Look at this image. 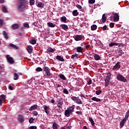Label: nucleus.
<instances>
[{"instance_id": "obj_1", "label": "nucleus", "mask_w": 129, "mask_h": 129, "mask_svg": "<svg viewBox=\"0 0 129 129\" xmlns=\"http://www.w3.org/2000/svg\"><path fill=\"white\" fill-rule=\"evenodd\" d=\"M28 4L27 0H18L16 6L18 12H24L26 9V6Z\"/></svg>"}, {"instance_id": "obj_2", "label": "nucleus", "mask_w": 129, "mask_h": 129, "mask_svg": "<svg viewBox=\"0 0 129 129\" xmlns=\"http://www.w3.org/2000/svg\"><path fill=\"white\" fill-rule=\"evenodd\" d=\"M75 109V105H73L68 108L67 110L64 111V115L66 117H69L71 114H72L73 112H74Z\"/></svg>"}, {"instance_id": "obj_3", "label": "nucleus", "mask_w": 129, "mask_h": 129, "mask_svg": "<svg viewBox=\"0 0 129 129\" xmlns=\"http://www.w3.org/2000/svg\"><path fill=\"white\" fill-rule=\"evenodd\" d=\"M116 78L118 81H121V82H124V83L127 82V80L125 79V78L120 74H118L116 75Z\"/></svg>"}, {"instance_id": "obj_4", "label": "nucleus", "mask_w": 129, "mask_h": 129, "mask_svg": "<svg viewBox=\"0 0 129 129\" xmlns=\"http://www.w3.org/2000/svg\"><path fill=\"white\" fill-rule=\"evenodd\" d=\"M74 39L75 41H83L84 40L85 37L82 35H75Z\"/></svg>"}, {"instance_id": "obj_5", "label": "nucleus", "mask_w": 129, "mask_h": 129, "mask_svg": "<svg viewBox=\"0 0 129 129\" xmlns=\"http://www.w3.org/2000/svg\"><path fill=\"white\" fill-rule=\"evenodd\" d=\"M43 71L45 72V74L48 76V77H50V76H52V73H50V69L48 68V67H44Z\"/></svg>"}, {"instance_id": "obj_6", "label": "nucleus", "mask_w": 129, "mask_h": 129, "mask_svg": "<svg viewBox=\"0 0 129 129\" xmlns=\"http://www.w3.org/2000/svg\"><path fill=\"white\" fill-rule=\"evenodd\" d=\"M112 69L113 71H118L120 69V62H117Z\"/></svg>"}, {"instance_id": "obj_7", "label": "nucleus", "mask_w": 129, "mask_h": 129, "mask_svg": "<svg viewBox=\"0 0 129 129\" xmlns=\"http://www.w3.org/2000/svg\"><path fill=\"white\" fill-rule=\"evenodd\" d=\"M72 100L75 101L78 104H82V102H81V100L79 99V97H76L75 96H73L71 97Z\"/></svg>"}, {"instance_id": "obj_8", "label": "nucleus", "mask_w": 129, "mask_h": 129, "mask_svg": "<svg viewBox=\"0 0 129 129\" xmlns=\"http://www.w3.org/2000/svg\"><path fill=\"white\" fill-rule=\"evenodd\" d=\"M6 95L2 94L0 96V106L3 105V101H6Z\"/></svg>"}, {"instance_id": "obj_9", "label": "nucleus", "mask_w": 129, "mask_h": 129, "mask_svg": "<svg viewBox=\"0 0 129 129\" xmlns=\"http://www.w3.org/2000/svg\"><path fill=\"white\" fill-rule=\"evenodd\" d=\"M57 107L58 108H61L62 107V105H63V99H58L57 101Z\"/></svg>"}, {"instance_id": "obj_10", "label": "nucleus", "mask_w": 129, "mask_h": 129, "mask_svg": "<svg viewBox=\"0 0 129 129\" xmlns=\"http://www.w3.org/2000/svg\"><path fill=\"white\" fill-rule=\"evenodd\" d=\"M43 108L46 114L50 113V107L47 105H43Z\"/></svg>"}, {"instance_id": "obj_11", "label": "nucleus", "mask_w": 129, "mask_h": 129, "mask_svg": "<svg viewBox=\"0 0 129 129\" xmlns=\"http://www.w3.org/2000/svg\"><path fill=\"white\" fill-rule=\"evenodd\" d=\"M7 58L8 63H10V64H14V63H15V60H14V58H13V57L7 56Z\"/></svg>"}, {"instance_id": "obj_12", "label": "nucleus", "mask_w": 129, "mask_h": 129, "mask_svg": "<svg viewBox=\"0 0 129 129\" xmlns=\"http://www.w3.org/2000/svg\"><path fill=\"white\" fill-rule=\"evenodd\" d=\"M18 120L21 123L22 122H24L25 121V119H24V116L22 115H19L18 117Z\"/></svg>"}, {"instance_id": "obj_13", "label": "nucleus", "mask_w": 129, "mask_h": 129, "mask_svg": "<svg viewBox=\"0 0 129 129\" xmlns=\"http://www.w3.org/2000/svg\"><path fill=\"white\" fill-rule=\"evenodd\" d=\"M114 22H118L119 21V16L117 14H114Z\"/></svg>"}, {"instance_id": "obj_14", "label": "nucleus", "mask_w": 129, "mask_h": 129, "mask_svg": "<svg viewBox=\"0 0 129 129\" xmlns=\"http://www.w3.org/2000/svg\"><path fill=\"white\" fill-rule=\"evenodd\" d=\"M60 22H63V23H68L69 20H67V18L66 16H62L60 18Z\"/></svg>"}, {"instance_id": "obj_15", "label": "nucleus", "mask_w": 129, "mask_h": 129, "mask_svg": "<svg viewBox=\"0 0 129 129\" xmlns=\"http://www.w3.org/2000/svg\"><path fill=\"white\" fill-rule=\"evenodd\" d=\"M125 121H126V120L125 119H123L121 120L119 124V127L121 128L124 125V123H125Z\"/></svg>"}, {"instance_id": "obj_16", "label": "nucleus", "mask_w": 129, "mask_h": 129, "mask_svg": "<svg viewBox=\"0 0 129 129\" xmlns=\"http://www.w3.org/2000/svg\"><path fill=\"white\" fill-rule=\"evenodd\" d=\"M76 85L77 86H82L83 85V81L82 80L77 81Z\"/></svg>"}, {"instance_id": "obj_17", "label": "nucleus", "mask_w": 129, "mask_h": 129, "mask_svg": "<svg viewBox=\"0 0 129 129\" xmlns=\"http://www.w3.org/2000/svg\"><path fill=\"white\" fill-rule=\"evenodd\" d=\"M60 27L64 31H67V30H68V26L66 24H61Z\"/></svg>"}, {"instance_id": "obj_18", "label": "nucleus", "mask_w": 129, "mask_h": 129, "mask_svg": "<svg viewBox=\"0 0 129 129\" xmlns=\"http://www.w3.org/2000/svg\"><path fill=\"white\" fill-rule=\"evenodd\" d=\"M47 53H54L56 51V49L49 47L47 50Z\"/></svg>"}, {"instance_id": "obj_19", "label": "nucleus", "mask_w": 129, "mask_h": 129, "mask_svg": "<svg viewBox=\"0 0 129 129\" xmlns=\"http://www.w3.org/2000/svg\"><path fill=\"white\" fill-rule=\"evenodd\" d=\"M37 6V7L39 8L40 9H44V6H45V5L44 4V3L42 2H39L38 3Z\"/></svg>"}, {"instance_id": "obj_20", "label": "nucleus", "mask_w": 129, "mask_h": 129, "mask_svg": "<svg viewBox=\"0 0 129 129\" xmlns=\"http://www.w3.org/2000/svg\"><path fill=\"white\" fill-rule=\"evenodd\" d=\"M9 46L10 47H11V48H12L13 49H15V50H18V49H19V47L18 46H17L16 45L13 43L9 44Z\"/></svg>"}, {"instance_id": "obj_21", "label": "nucleus", "mask_w": 129, "mask_h": 129, "mask_svg": "<svg viewBox=\"0 0 129 129\" xmlns=\"http://www.w3.org/2000/svg\"><path fill=\"white\" fill-rule=\"evenodd\" d=\"M91 100H93V101H96V102H100L101 101V100L100 99L96 97H94L92 98Z\"/></svg>"}, {"instance_id": "obj_22", "label": "nucleus", "mask_w": 129, "mask_h": 129, "mask_svg": "<svg viewBox=\"0 0 129 129\" xmlns=\"http://www.w3.org/2000/svg\"><path fill=\"white\" fill-rule=\"evenodd\" d=\"M56 60H58V61H61V62H63L64 61V58H63V57H61L60 55H57L55 57Z\"/></svg>"}, {"instance_id": "obj_23", "label": "nucleus", "mask_w": 129, "mask_h": 129, "mask_svg": "<svg viewBox=\"0 0 129 129\" xmlns=\"http://www.w3.org/2000/svg\"><path fill=\"white\" fill-rule=\"evenodd\" d=\"M83 51V47H82L81 46H79L77 47V52L78 53H82Z\"/></svg>"}, {"instance_id": "obj_24", "label": "nucleus", "mask_w": 129, "mask_h": 129, "mask_svg": "<svg viewBox=\"0 0 129 129\" xmlns=\"http://www.w3.org/2000/svg\"><path fill=\"white\" fill-rule=\"evenodd\" d=\"M11 28L12 29H13V30H17V29H19V24H15L14 25H12L11 26Z\"/></svg>"}, {"instance_id": "obj_25", "label": "nucleus", "mask_w": 129, "mask_h": 129, "mask_svg": "<svg viewBox=\"0 0 129 129\" xmlns=\"http://www.w3.org/2000/svg\"><path fill=\"white\" fill-rule=\"evenodd\" d=\"M94 58L96 61H98L99 60H100L101 57L100 56H99V55L97 54H95L94 55Z\"/></svg>"}, {"instance_id": "obj_26", "label": "nucleus", "mask_w": 129, "mask_h": 129, "mask_svg": "<svg viewBox=\"0 0 129 129\" xmlns=\"http://www.w3.org/2000/svg\"><path fill=\"white\" fill-rule=\"evenodd\" d=\"M27 50L29 54H31L32 52L33 51V49H32V46L29 45L27 48Z\"/></svg>"}, {"instance_id": "obj_27", "label": "nucleus", "mask_w": 129, "mask_h": 129, "mask_svg": "<svg viewBox=\"0 0 129 129\" xmlns=\"http://www.w3.org/2000/svg\"><path fill=\"white\" fill-rule=\"evenodd\" d=\"M58 77H59V78H60V79H62V80H66V77H65V76H64V75L62 74H60L59 75H58Z\"/></svg>"}, {"instance_id": "obj_28", "label": "nucleus", "mask_w": 129, "mask_h": 129, "mask_svg": "<svg viewBox=\"0 0 129 129\" xmlns=\"http://www.w3.org/2000/svg\"><path fill=\"white\" fill-rule=\"evenodd\" d=\"M105 83H109L110 82V77L107 76L105 80Z\"/></svg>"}, {"instance_id": "obj_29", "label": "nucleus", "mask_w": 129, "mask_h": 129, "mask_svg": "<svg viewBox=\"0 0 129 129\" xmlns=\"http://www.w3.org/2000/svg\"><path fill=\"white\" fill-rule=\"evenodd\" d=\"M47 25L50 28H55L56 27V24H54L51 22H48Z\"/></svg>"}, {"instance_id": "obj_30", "label": "nucleus", "mask_w": 129, "mask_h": 129, "mask_svg": "<svg viewBox=\"0 0 129 129\" xmlns=\"http://www.w3.org/2000/svg\"><path fill=\"white\" fill-rule=\"evenodd\" d=\"M97 29V26L95 24L91 26V31H95Z\"/></svg>"}, {"instance_id": "obj_31", "label": "nucleus", "mask_w": 129, "mask_h": 129, "mask_svg": "<svg viewBox=\"0 0 129 129\" xmlns=\"http://www.w3.org/2000/svg\"><path fill=\"white\" fill-rule=\"evenodd\" d=\"M3 35L5 39H9V36L8 35V33L5 31L3 32Z\"/></svg>"}, {"instance_id": "obj_32", "label": "nucleus", "mask_w": 129, "mask_h": 129, "mask_svg": "<svg viewBox=\"0 0 129 129\" xmlns=\"http://www.w3.org/2000/svg\"><path fill=\"white\" fill-rule=\"evenodd\" d=\"M102 23H105L106 22V16H105V14L102 15Z\"/></svg>"}, {"instance_id": "obj_33", "label": "nucleus", "mask_w": 129, "mask_h": 129, "mask_svg": "<svg viewBox=\"0 0 129 129\" xmlns=\"http://www.w3.org/2000/svg\"><path fill=\"white\" fill-rule=\"evenodd\" d=\"M2 10L4 13H8V9H7V8L5 6H2Z\"/></svg>"}, {"instance_id": "obj_34", "label": "nucleus", "mask_w": 129, "mask_h": 129, "mask_svg": "<svg viewBox=\"0 0 129 129\" xmlns=\"http://www.w3.org/2000/svg\"><path fill=\"white\" fill-rule=\"evenodd\" d=\"M89 120L90 121L92 125L93 126V125H94V121L93 120L92 117H89Z\"/></svg>"}, {"instance_id": "obj_35", "label": "nucleus", "mask_w": 129, "mask_h": 129, "mask_svg": "<svg viewBox=\"0 0 129 129\" xmlns=\"http://www.w3.org/2000/svg\"><path fill=\"white\" fill-rule=\"evenodd\" d=\"M18 79H19V76L18 75V74L15 73L14 74V80H18Z\"/></svg>"}, {"instance_id": "obj_36", "label": "nucleus", "mask_w": 129, "mask_h": 129, "mask_svg": "<svg viewBox=\"0 0 129 129\" xmlns=\"http://www.w3.org/2000/svg\"><path fill=\"white\" fill-rule=\"evenodd\" d=\"M52 127L53 129H58V124L56 122H54L52 124Z\"/></svg>"}, {"instance_id": "obj_37", "label": "nucleus", "mask_w": 129, "mask_h": 129, "mask_svg": "<svg viewBox=\"0 0 129 129\" xmlns=\"http://www.w3.org/2000/svg\"><path fill=\"white\" fill-rule=\"evenodd\" d=\"M110 47H113V46H118V43H116L115 42L111 43L109 44Z\"/></svg>"}, {"instance_id": "obj_38", "label": "nucleus", "mask_w": 129, "mask_h": 129, "mask_svg": "<svg viewBox=\"0 0 129 129\" xmlns=\"http://www.w3.org/2000/svg\"><path fill=\"white\" fill-rule=\"evenodd\" d=\"M78 15H79V13L77 10H74L73 11V15L74 16V17L77 16Z\"/></svg>"}, {"instance_id": "obj_39", "label": "nucleus", "mask_w": 129, "mask_h": 129, "mask_svg": "<svg viewBox=\"0 0 129 129\" xmlns=\"http://www.w3.org/2000/svg\"><path fill=\"white\" fill-rule=\"evenodd\" d=\"M128 116H129V110H128L126 112V114H125V117L123 118V119H125L126 120L128 118Z\"/></svg>"}, {"instance_id": "obj_40", "label": "nucleus", "mask_w": 129, "mask_h": 129, "mask_svg": "<svg viewBox=\"0 0 129 129\" xmlns=\"http://www.w3.org/2000/svg\"><path fill=\"white\" fill-rule=\"evenodd\" d=\"M77 58H78V54H73L71 56L72 59H77Z\"/></svg>"}, {"instance_id": "obj_41", "label": "nucleus", "mask_w": 129, "mask_h": 129, "mask_svg": "<svg viewBox=\"0 0 129 129\" xmlns=\"http://www.w3.org/2000/svg\"><path fill=\"white\" fill-rule=\"evenodd\" d=\"M123 54H124V52H123V51H122V50H120L118 52V56H122Z\"/></svg>"}, {"instance_id": "obj_42", "label": "nucleus", "mask_w": 129, "mask_h": 129, "mask_svg": "<svg viewBox=\"0 0 129 129\" xmlns=\"http://www.w3.org/2000/svg\"><path fill=\"white\" fill-rule=\"evenodd\" d=\"M36 72H41L43 71V69L40 67H38L36 69Z\"/></svg>"}, {"instance_id": "obj_43", "label": "nucleus", "mask_w": 129, "mask_h": 129, "mask_svg": "<svg viewBox=\"0 0 129 129\" xmlns=\"http://www.w3.org/2000/svg\"><path fill=\"white\" fill-rule=\"evenodd\" d=\"M76 113L78 115H82V111L81 110L76 111Z\"/></svg>"}, {"instance_id": "obj_44", "label": "nucleus", "mask_w": 129, "mask_h": 129, "mask_svg": "<svg viewBox=\"0 0 129 129\" xmlns=\"http://www.w3.org/2000/svg\"><path fill=\"white\" fill-rule=\"evenodd\" d=\"M63 92L65 94H69V92H68V90H67V89H63Z\"/></svg>"}, {"instance_id": "obj_45", "label": "nucleus", "mask_w": 129, "mask_h": 129, "mask_svg": "<svg viewBox=\"0 0 129 129\" xmlns=\"http://www.w3.org/2000/svg\"><path fill=\"white\" fill-rule=\"evenodd\" d=\"M102 91H101V90H99L96 91V94H97V95H99V94L102 93Z\"/></svg>"}, {"instance_id": "obj_46", "label": "nucleus", "mask_w": 129, "mask_h": 129, "mask_svg": "<svg viewBox=\"0 0 129 129\" xmlns=\"http://www.w3.org/2000/svg\"><path fill=\"white\" fill-rule=\"evenodd\" d=\"M23 26L24 28H29V24H28L27 23H24Z\"/></svg>"}, {"instance_id": "obj_47", "label": "nucleus", "mask_w": 129, "mask_h": 129, "mask_svg": "<svg viewBox=\"0 0 129 129\" xmlns=\"http://www.w3.org/2000/svg\"><path fill=\"white\" fill-rule=\"evenodd\" d=\"M4 25V20L2 19H0V27H3Z\"/></svg>"}, {"instance_id": "obj_48", "label": "nucleus", "mask_w": 129, "mask_h": 129, "mask_svg": "<svg viewBox=\"0 0 129 129\" xmlns=\"http://www.w3.org/2000/svg\"><path fill=\"white\" fill-rule=\"evenodd\" d=\"M76 7L79 10H80V11H81V10H82V7L81 6L78 4L76 5Z\"/></svg>"}, {"instance_id": "obj_49", "label": "nucleus", "mask_w": 129, "mask_h": 129, "mask_svg": "<svg viewBox=\"0 0 129 129\" xmlns=\"http://www.w3.org/2000/svg\"><path fill=\"white\" fill-rule=\"evenodd\" d=\"M89 3L91 4V5H93L95 3V0H89Z\"/></svg>"}, {"instance_id": "obj_50", "label": "nucleus", "mask_w": 129, "mask_h": 129, "mask_svg": "<svg viewBox=\"0 0 129 129\" xmlns=\"http://www.w3.org/2000/svg\"><path fill=\"white\" fill-rule=\"evenodd\" d=\"M92 84V80H91V79H90L89 81H88L87 84L88 85H91Z\"/></svg>"}, {"instance_id": "obj_51", "label": "nucleus", "mask_w": 129, "mask_h": 129, "mask_svg": "<svg viewBox=\"0 0 129 129\" xmlns=\"http://www.w3.org/2000/svg\"><path fill=\"white\" fill-rule=\"evenodd\" d=\"M4 67V64L2 63V62L0 61V70H2Z\"/></svg>"}, {"instance_id": "obj_52", "label": "nucleus", "mask_w": 129, "mask_h": 129, "mask_svg": "<svg viewBox=\"0 0 129 129\" xmlns=\"http://www.w3.org/2000/svg\"><path fill=\"white\" fill-rule=\"evenodd\" d=\"M106 29H107V26L106 25H104L103 27L102 30H103V31H105L106 30Z\"/></svg>"}, {"instance_id": "obj_53", "label": "nucleus", "mask_w": 129, "mask_h": 129, "mask_svg": "<svg viewBox=\"0 0 129 129\" xmlns=\"http://www.w3.org/2000/svg\"><path fill=\"white\" fill-rule=\"evenodd\" d=\"M38 107V105H33V109H37V108Z\"/></svg>"}, {"instance_id": "obj_54", "label": "nucleus", "mask_w": 129, "mask_h": 129, "mask_svg": "<svg viewBox=\"0 0 129 129\" xmlns=\"http://www.w3.org/2000/svg\"><path fill=\"white\" fill-rule=\"evenodd\" d=\"M110 26V28H113V27H114V24H113V23H111L109 24Z\"/></svg>"}, {"instance_id": "obj_55", "label": "nucleus", "mask_w": 129, "mask_h": 129, "mask_svg": "<svg viewBox=\"0 0 129 129\" xmlns=\"http://www.w3.org/2000/svg\"><path fill=\"white\" fill-rule=\"evenodd\" d=\"M28 83L29 84H30V85H33V83H32V79L29 80V81H28Z\"/></svg>"}, {"instance_id": "obj_56", "label": "nucleus", "mask_w": 129, "mask_h": 129, "mask_svg": "<svg viewBox=\"0 0 129 129\" xmlns=\"http://www.w3.org/2000/svg\"><path fill=\"white\" fill-rule=\"evenodd\" d=\"M33 115L37 116L38 115V112L37 111H33Z\"/></svg>"}, {"instance_id": "obj_57", "label": "nucleus", "mask_w": 129, "mask_h": 129, "mask_svg": "<svg viewBox=\"0 0 129 129\" xmlns=\"http://www.w3.org/2000/svg\"><path fill=\"white\" fill-rule=\"evenodd\" d=\"M30 123H33V118H30L29 120Z\"/></svg>"}, {"instance_id": "obj_58", "label": "nucleus", "mask_w": 129, "mask_h": 129, "mask_svg": "<svg viewBox=\"0 0 129 129\" xmlns=\"http://www.w3.org/2000/svg\"><path fill=\"white\" fill-rule=\"evenodd\" d=\"M9 89H10V90H14V88H13V87H12L11 85L9 86Z\"/></svg>"}, {"instance_id": "obj_59", "label": "nucleus", "mask_w": 129, "mask_h": 129, "mask_svg": "<svg viewBox=\"0 0 129 129\" xmlns=\"http://www.w3.org/2000/svg\"><path fill=\"white\" fill-rule=\"evenodd\" d=\"M118 47H123V44H121V43H120V44L118 43Z\"/></svg>"}, {"instance_id": "obj_60", "label": "nucleus", "mask_w": 129, "mask_h": 129, "mask_svg": "<svg viewBox=\"0 0 129 129\" xmlns=\"http://www.w3.org/2000/svg\"><path fill=\"white\" fill-rule=\"evenodd\" d=\"M50 101L51 103H53V104L55 103V100H54V99H52Z\"/></svg>"}, {"instance_id": "obj_61", "label": "nucleus", "mask_w": 129, "mask_h": 129, "mask_svg": "<svg viewBox=\"0 0 129 129\" xmlns=\"http://www.w3.org/2000/svg\"><path fill=\"white\" fill-rule=\"evenodd\" d=\"M36 43H37V41H36V40L33 39V45H35V44H36Z\"/></svg>"}, {"instance_id": "obj_62", "label": "nucleus", "mask_w": 129, "mask_h": 129, "mask_svg": "<svg viewBox=\"0 0 129 129\" xmlns=\"http://www.w3.org/2000/svg\"><path fill=\"white\" fill-rule=\"evenodd\" d=\"M30 6H33V0H30Z\"/></svg>"}, {"instance_id": "obj_63", "label": "nucleus", "mask_w": 129, "mask_h": 129, "mask_svg": "<svg viewBox=\"0 0 129 129\" xmlns=\"http://www.w3.org/2000/svg\"><path fill=\"white\" fill-rule=\"evenodd\" d=\"M4 3H5L4 0H0V4H4Z\"/></svg>"}, {"instance_id": "obj_64", "label": "nucleus", "mask_w": 129, "mask_h": 129, "mask_svg": "<svg viewBox=\"0 0 129 129\" xmlns=\"http://www.w3.org/2000/svg\"><path fill=\"white\" fill-rule=\"evenodd\" d=\"M33 129H37V127L36 126H33Z\"/></svg>"}]
</instances>
